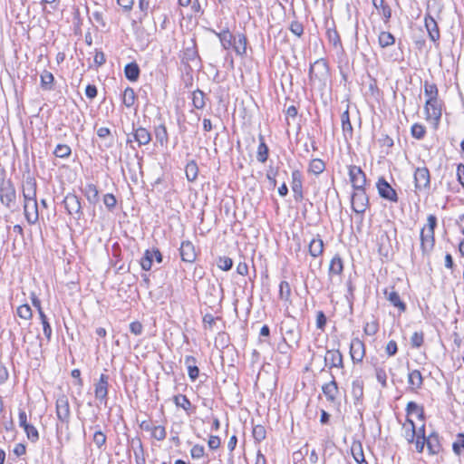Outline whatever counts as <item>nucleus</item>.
<instances>
[{
  "label": "nucleus",
  "mask_w": 464,
  "mask_h": 464,
  "mask_svg": "<svg viewBox=\"0 0 464 464\" xmlns=\"http://www.w3.org/2000/svg\"><path fill=\"white\" fill-rule=\"evenodd\" d=\"M329 75V66L324 59H318L311 64L309 69V80L311 83L314 84L317 82L324 85Z\"/></svg>",
  "instance_id": "obj_1"
},
{
  "label": "nucleus",
  "mask_w": 464,
  "mask_h": 464,
  "mask_svg": "<svg viewBox=\"0 0 464 464\" xmlns=\"http://www.w3.org/2000/svg\"><path fill=\"white\" fill-rule=\"evenodd\" d=\"M0 201L11 210H14L17 208L16 191L10 179H3L0 183Z\"/></svg>",
  "instance_id": "obj_2"
},
{
  "label": "nucleus",
  "mask_w": 464,
  "mask_h": 464,
  "mask_svg": "<svg viewBox=\"0 0 464 464\" xmlns=\"http://www.w3.org/2000/svg\"><path fill=\"white\" fill-rule=\"evenodd\" d=\"M55 411L58 420L68 429L71 420V408L67 395L62 393L57 397Z\"/></svg>",
  "instance_id": "obj_3"
},
{
  "label": "nucleus",
  "mask_w": 464,
  "mask_h": 464,
  "mask_svg": "<svg viewBox=\"0 0 464 464\" xmlns=\"http://www.w3.org/2000/svg\"><path fill=\"white\" fill-rule=\"evenodd\" d=\"M352 209L356 214L363 215L369 207V198L363 189H354L351 197Z\"/></svg>",
  "instance_id": "obj_4"
},
{
  "label": "nucleus",
  "mask_w": 464,
  "mask_h": 464,
  "mask_svg": "<svg viewBox=\"0 0 464 464\" xmlns=\"http://www.w3.org/2000/svg\"><path fill=\"white\" fill-rule=\"evenodd\" d=\"M376 188L382 198L394 203L398 202L399 198L396 190L387 182L383 177L379 178L376 183Z\"/></svg>",
  "instance_id": "obj_5"
},
{
  "label": "nucleus",
  "mask_w": 464,
  "mask_h": 464,
  "mask_svg": "<svg viewBox=\"0 0 464 464\" xmlns=\"http://www.w3.org/2000/svg\"><path fill=\"white\" fill-rule=\"evenodd\" d=\"M109 392V376L102 373L99 380L94 383L95 398L104 405L107 404Z\"/></svg>",
  "instance_id": "obj_6"
},
{
  "label": "nucleus",
  "mask_w": 464,
  "mask_h": 464,
  "mask_svg": "<svg viewBox=\"0 0 464 464\" xmlns=\"http://www.w3.org/2000/svg\"><path fill=\"white\" fill-rule=\"evenodd\" d=\"M349 178L353 189L365 188L366 175L360 167L355 165L349 166Z\"/></svg>",
  "instance_id": "obj_7"
},
{
  "label": "nucleus",
  "mask_w": 464,
  "mask_h": 464,
  "mask_svg": "<svg viewBox=\"0 0 464 464\" xmlns=\"http://www.w3.org/2000/svg\"><path fill=\"white\" fill-rule=\"evenodd\" d=\"M414 183L416 190H423L430 188V170L426 167L417 168L414 172Z\"/></svg>",
  "instance_id": "obj_8"
},
{
  "label": "nucleus",
  "mask_w": 464,
  "mask_h": 464,
  "mask_svg": "<svg viewBox=\"0 0 464 464\" xmlns=\"http://www.w3.org/2000/svg\"><path fill=\"white\" fill-rule=\"evenodd\" d=\"M427 447L429 455H438L442 452L441 437L437 431H431L424 440V447Z\"/></svg>",
  "instance_id": "obj_9"
},
{
  "label": "nucleus",
  "mask_w": 464,
  "mask_h": 464,
  "mask_svg": "<svg viewBox=\"0 0 464 464\" xmlns=\"http://www.w3.org/2000/svg\"><path fill=\"white\" fill-rule=\"evenodd\" d=\"M64 207L70 215H76L80 218L82 215L81 198L75 194L69 193L63 199Z\"/></svg>",
  "instance_id": "obj_10"
},
{
  "label": "nucleus",
  "mask_w": 464,
  "mask_h": 464,
  "mask_svg": "<svg viewBox=\"0 0 464 464\" xmlns=\"http://www.w3.org/2000/svg\"><path fill=\"white\" fill-rule=\"evenodd\" d=\"M132 133H133V140L138 143L139 146L147 145L151 141V134L150 132L144 127L139 126L135 127L132 124ZM132 142V140L128 138L127 143Z\"/></svg>",
  "instance_id": "obj_11"
},
{
  "label": "nucleus",
  "mask_w": 464,
  "mask_h": 464,
  "mask_svg": "<svg viewBox=\"0 0 464 464\" xmlns=\"http://www.w3.org/2000/svg\"><path fill=\"white\" fill-rule=\"evenodd\" d=\"M350 355L354 363H359L362 361L365 355V345L359 338H353L350 343Z\"/></svg>",
  "instance_id": "obj_12"
},
{
  "label": "nucleus",
  "mask_w": 464,
  "mask_h": 464,
  "mask_svg": "<svg viewBox=\"0 0 464 464\" xmlns=\"http://www.w3.org/2000/svg\"><path fill=\"white\" fill-rule=\"evenodd\" d=\"M325 366L332 368H343V354L339 350H327L324 355Z\"/></svg>",
  "instance_id": "obj_13"
},
{
  "label": "nucleus",
  "mask_w": 464,
  "mask_h": 464,
  "mask_svg": "<svg viewBox=\"0 0 464 464\" xmlns=\"http://www.w3.org/2000/svg\"><path fill=\"white\" fill-rule=\"evenodd\" d=\"M425 111L428 119L433 120L436 122L440 121L441 117V109L438 98L427 99Z\"/></svg>",
  "instance_id": "obj_14"
},
{
  "label": "nucleus",
  "mask_w": 464,
  "mask_h": 464,
  "mask_svg": "<svg viewBox=\"0 0 464 464\" xmlns=\"http://www.w3.org/2000/svg\"><path fill=\"white\" fill-rule=\"evenodd\" d=\"M24 213L29 224H35L39 219L37 200L24 201Z\"/></svg>",
  "instance_id": "obj_15"
},
{
  "label": "nucleus",
  "mask_w": 464,
  "mask_h": 464,
  "mask_svg": "<svg viewBox=\"0 0 464 464\" xmlns=\"http://www.w3.org/2000/svg\"><path fill=\"white\" fill-rule=\"evenodd\" d=\"M424 24L430 39L434 43L438 42L440 38L438 23L429 13L425 14Z\"/></svg>",
  "instance_id": "obj_16"
},
{
  "label": "nucleus",
  "mask_w": 464,
  "mask_h": 464,
  "mask_svg": "<svg viewBox=\"0 0 464 464\" xmlns=\"http://www.w3.org/2000/svg\"><path fill=\"white\" fill-rule=\"evenodd\" d=\"M179 254H180V257H181L182 261L187 262V263H193L197 257L195 246L188 240L183 241L181 243V246L179 248Z\"/></svg>",
  "instance_id": "obj_17"
},
{
  "label": "nucleus",
  "mask_w": 464,
  "mask_h": 464,
  "mask_svg": "<svg viewBox=\"0 0 464 464\" xmlns=\"http://www.w3.org/2000/svg\"><path fill=\"white\" fill-rule=\"evenodd\" d=\"M36 181L33 178H27L23 183L24 201L36 200Z\"/></svg>",
  "instance_id": "obj_18"
},
{
  "label": "nucleus",
  "mask_w": 464,
  "mask_h": 464,
  "mask_svg": "<svg viewBox=\"0 0 464 464\" xmlns=\"http://www.w3.org/2000/svg\"><path fill=\"white\" fill-rule=\"evenodd\" d=\"M386 299L394 306L399 309L400 312L406 311V304L401 300L400 295L395 291L394 287L386 288L383 291Z\"/></svg>",
  "instance_id": "obj_19"
},
{
  "label": "nucleus",
  "mask_w": 464,
  "mask_h": 464,
  "mask_svg": "<svg viewBox=\"0 0 464 464\" xmlns=\"http://www.w3.org/2000/svg\"><path fill=\"white\" fill-rule=\"evenodd\" d=\"M435 238L433 232H428L425 229L420 231V247L423 254L430 253L434 246Z\"/></svg>",
  "instance_id": "obj_20"
},
{
  "label": "nucleus",
  "mask_w": 464,
  "mask_h": 464,
  "mask_svg": "<svg viewBox=\"0 0 464 464\" xmlns=\"http://www.w3.org/2000/svg\"><path fill=\"white\" fill-rule=\"evenodd\" d=\"M322 390L328 401H335L339 390L334 376H332V380L329 382L323 385Z\"/></svg>",
  "instance_id": "obj_21"
},
{
  "label": "nucleus",
  "mask_w": 464,
  "mask_h": 464,
  "mask_svg": "<svg viewBox=\"0 0 464 464\" xmlns=\"http://www.w3.org/2000/svg\"><path fill=\"white\" fill-rule=\"evenodd\" d=\"M82 191L91 205L95 206L100 201L99 189L96 185L88 183Z\"/></svg>",
  "instance_id": "obj_22"
},
{
  "label": "nucleus",
  "mask_w": 464,
  "mask_h": 464,
  "mask_svg": "<svg viewBox=\"0 0 464 464\" xmlns=\"http://www.w3.org/2000/svg\"><path fill=\"white\" fill-rule=\"evenodd\" d=\"M403 437L410 444H414L416 447V426L412 420L407 418L406 422L403 424Z\"/></svg>",
  "instance_id": "obj_23"
},
{
  "label": "nucleus",
  "mask_w": 464,
  "mask_h": 464,
  "mask_svg": "<svg viewBox=\"0 0 464 464\" xmlns=\"http://www.w3.org/2000/svg\"><path fill=\"white\" fill-rule=\"evenodd\" d=\"M343 271V262L341 256L336 254L331 260L329 265V277L332 280L334 276H341Z\"/></svg>",
  "instance_id": "obj_24"
},
{
  "label": "nucleus",
  "mask_w": 464,
  "mask_h": 464,
  "mask_svg": "<svg viewBox=\"0 0 464 464\" xmlns=\"http://www.w3.org/2000/svg\"><path fill=\"white\" fill-rule=\"evenodd\" d=\"M213 33L218 37L221 45L224 49H229L233 45V42L236 40V36L233 35L228 28L222 30L221 32L218 33L216 31H213Z\"/></svg>",
  "instance_id": "obj_25"
},
{
  "label": "nucleus",
  "mask_w": 464,
  "mask_h": 464,
  "mask_svg": "<svg viewBox=\"0 0 464 464\" xmlns=\"http://www.w3.org/2000/svg\"><path fill=\"white\" fill-rule=\"evenodd\" d=\"M247 38L244 34H238L236 35V40L233 42V48L236 53L239 56L246 54Z\"/></svg>",
  "instance_id": "obj_26"
},
{
  "label": "nucleus",
  "mask_w": 464,
  "mask_h": 464,
  "mask_svg": "<svg viewBox=\"0 0 464 464\" xmlns=\"http://www.w3.org/2000/svg\"><path fill=\"white\" fill-rule=\"evenodd\" d=\"M140 70L137 63H127L124 67L125 77L130 82H136L140 77Z\"/></svg>",
  "instance_id": "obj_27"
},
{
  "label": "nucleus",
  "mask_w": 464,
  "mask_h": 464,
  "mask_svg": "<svg viewBox=\"0 0 464 464\" xmlns=\"http://www.w3.org/2000/svg\"><path fill=\"white\" fill-rule=\"evenodd\" d=\"M351 452L357 464H368L364 458L362 445L360 441L353 442L351 446Z\"/></svg>",
  "instance_id": "obj_28"
},
{
  "label": "nucleus",
  "mask_w": 464,
  "mask_h": 464,
  "mask_svg": "<svg viewBox=\"0 0 464 464\" xmlns=\"http://www.w3.org/2000/svg\"><path fill=\"white\" fill-rule=\"evenodd\" d=\"M408 382L411 390L420 389L423 384V378L419 370H413L408 374Z\"/></svg>",
  "instance_id": "obj_29"
},
{
  "label": "nucleus",
  "mask_w": 464,
  "mask_h": 464,
  "mask_svg": "<svg viewBox=\"0 0 464 464\" xmlns=\"http://www.w3.org/2000/svg\"><path fill=\"white\" fill-rule=\"evenodd\" d=\"M308 250L309 254L314 257L321 256L324 252L323 240L319 237L317 238L312 239L309 243Z\"/></svg>",
  "instance_id": "obj_30"
},
{
  "label": "nucleus",
  "mask_w": 464,
  "mask_h": 464,
  "mask_svg": "<svg viewBox=\"0 0 464 464\" xmlns=\"http://www.w3.org/2000/svg\"><path fill=\"white\" fill-rule=\"evenodd\" d=\"M185 363L188 366V373L189 378L192 381H196L199 374V369L195 365L196 358L191 355H188L185 357Z\"/></svg>",
  "instance_id": "obj_31"
},
{
  "label": "nucleus",
  "mask_w": 464,
  "mask_h": 464,
  "mask_svg": "<svg viewBox=\"0 0 464 464\" xmlns=\"http://www.w3.org/2000/svg\"><path fill=\"white\" fill-rule=\"evenodd\" d=\"M378 44L382 48H387L395 44L394 35L387 31H382L378 36Z\"/></svg>",
  "instance_id": "obj_32"
},
{
  "label": "nucleus",
  "mask_w": 464,
  "mask_h": 464,
  "mask_svg": "<svg viewBox=\"0 0 464 464\" xmlns=\"http://www.w3.org/2000/svg\"><path fill=\"white\" fill-rule=\"evenodd\" d=\"M155 138L157 141L161 145L164 146L169 141V135L167 131V128L164 124H160L159 126L155 127L154 130Z\"/></svg>",
  "instance_id": "obj_33"
},
{
  "label": "nucleus",
  "mask_w": 464,
  "mask_h": 464,
  "mask_svg": "<svg viewBox=\"0 0 464 464\" xmlns=\"http://www.w3.org/2000/svg\"><path fill=\"white\" fill-rule=\"evenodd\" d=\"M342 120V129L344 137L347 139L349 136L350 138L353 136V125L350 121L349 111L346 110L344 112H343L341 116Z\"/></svg>",
  "instance_id": "obj_34"
},
{
  "label": "nucleus",
  "mask_w": 464,
  "mask_h": 464,
  "mask_svg": "<svg viewBox=\"0 0 464 464\" xmlns=\"http://www.w3.org/2000/svg\"><path fill=\"white\" fill-rule=\"evenodd\" d=\"M416 451L418 453H422L424 450V440L427 436L425 431V425H421L419 429H416Z\"/></svg>",
  "instance_id": "obj_35"
},
{
  "label": "nucleus",
  "mask_w": 464,
  "mask_h": 464,
  "mask_svg": "<svg viewBox=\"0 0 464 464\" xmlns=\"http://www.w3.org/2000/svg\"><path fill=\"white\" fill-rule=\"evenodd\" d=\"M352 396L355 403L360 401L363 396V382L357 379L352 383Z\"/></svg>",
  "instance_id": "obj_36"
},
{
  "label": "nucleus",
  "mask_w": 464,
  "mask_h": 464,
  "mask_svg": "<svg viewBox=\"0 0 464 464\" xmlns=\"http://www.w3.org/2000/svg\"><path fill=\"white\" fill-rule=\"evenodd\" d=\"M54 77L52 72L44 70L41 73V87L45 91L53 90Z\"/></svg>",
  "instance_id": "obj_37"
},
{
  "label": "nucleus",
  "mask_w": 464,
  "mask_h": 464,
  "mask_svg": "<svg viewBox=\"0 0 464 464\" xmlns=\"http://www.w3.org/2000/svg\"><path fill=\"white\" fill-rule=\"evenodd\" d=\"M192 103L198 110H202L205 107V93L201 90L197 89L192 92Z\"/></svg>",
  "instance_id": "obj_38"
},
{
  "label": "nucleus",
  "mask_w": 464,
  "mask_h": 464,
  "mask_svg": "<svg viewBox=\"0 0 464 464\" xmlns=\"http://www.w3.org/2000/svg\"><path fill=\"white\" fill-rule=\"evenodd\" d=\"M260 144L257 149L256 159L259 162H266L268 158L269 150L267 145L265 143L264 137L262 135L259 136Z\"/></svg>",
  "instance_id": "obj_39"
},
{
  "label": "nucleus",
  "mask_w": 464,
  "mask_h": 464,
  "mask_svg": "<svg viewBox=\"0 0 464 464\" xmlns=\"http://www.w3.org/2000/svg\"><path fill=\"white\" fill-rule=\"evenodd\" d=\"M185 172L188 181L192 182L197 179L198 174V167L195 160H190L186 165Z\"/></svg>",
  "instance_id": "obj_40"
},
{
  "label": "nucleus",
  "mask_w": 464,
  "mask_h": 464,
  "mask_svg": "<svg viewBox=\"0 0 464 464\" xmlns=\"http://www.w3.org/2000/svg\"><path fill=\"white\" fill-rule=\"evenodd\" d=\"M325 169V164L321 159H314L311 160L308 168V171L319 175Z\"/></svg>",
  "instance_id": "obj_41"
},
{
  "label": "nucleus",
  "mask_w": 464,
  "mask_h": 464,
  "mask_svg": "<svg viewBox=\"0 0 464 464\" xmlns=\"http://www.w3.org/2000/svg\"><path fill=\"white\" fill-rule=\"evenodd\" d=\"M136 100V94L132 88L127 87L124 90L122 102L127 108L133 106Z\"/></svg>",
  "instance_id": "obj_42"
},
{
  "label": "nucleus",
  "mask_w": 464,
  "mask_h": 464,
  "mask_svg": "<svg viewBox=\"0 0 464 464\" xmlns=\"http://www.w3.org/2000/svg\"><path fill=\"white\" fill-rule=\"evenodd\" d=\"M39 317L43 324L44 334L46 337L47 341L49 342L52 337V327L44 311H40Z\"/></svg>",
  "instance_id": "obj_43"
},
{
  "label": "nucleus",
  "mask_w": 464,
  "mask_h": 464,
  "mask_svg": "<svg viewBox=\"0 0 464 464\" xmlns=\"http://www.w3.org/2000/svg\"><path fill=\"white\" fill-rule=\"evenodd\" d=\"M153 262V252H150V249H147L140 259L141 268L145 271H150L152 266Z\"/></svg>",
  "instance_id": "obj_44"
},
{
  "label": "nucleus",
  "mask_w": 464,
  "mask_h": 464,
  "mask_svg": "<svg viewBox=\"0 0 464 464\" xmlns=\"http://www.w3.org/2000/svg\"><path fill=\"white\" fill-rule=\"evenodd\" d=\"M291 188L292 190L303 189V175L298 169L292 172Z\"/></svg>",
  "instance_id": "obj_45"
},
{
  "label": "nucleus",
  "mask_w": 464,
  "mask_h": 464,
  "mask_svg": "<svg viewBox=\"0 0 464 464\" xmlns=\"http://www.w3.org/2000/svg\"><path fill=\"white\" fill-rule=\"evenodd\" d=\"M92 441L99 450H103L107 436L101 430H97L93 434Z\"/></svg>",
  "instance_id": "obj_46"
},
{
  "label": "nucleus",
  "mask_w": 464,
  "mask_h": 464,
  "mask_svg": "<svg viewBox=\"0 0 464 464\" xmlns=\"http://www.w3.org/2000/svg\"><path fill=\"white\" fill-rule=\"evenodd\" d=\"M72 153V150L70 148V146L66 145V144H58L55 149H54V151H53V154L57 157V158H61V159H66L68 158Z\"/></svg>",
  "instance_id": "obj_47"
},
{
  "label": "nucleus",
  "mask_w": 464,
  "mask_h": 464,
  "mask_svg": "<svg viewBox=\"0 0 464 464\" xmlns=\"http://www.w3.org/2000/svg\"><path fill=\"white\" fill-rule=\"evenodd\" d=\"M424 93L428 97V99H435L438 98V88L435 83H430L425 82L424 83Z\"/></svg>",
  "instance_id": "obj_48"
},
{
  "label": "nucleus",
  "mask_w": 464,
  "mask_h": 464,
  "mask_svg": "<svg viewBox=\"0 0 464 464\" xmlns=\"http://www.w3.org/2000/svg\"><path fill=\"white\" fill-rule=\"evenodd\" d=\"M253 438L256 442H261L266 439V431L263 425H256L253 428Z\"/></svg>",
  "instance_id": "obj_49"
},
{
  "label": "nucleus",
  "mask_w": 464,
  "mask_h": 464,
  "mask_svg": "<svg viewBox=\"0 0 464 464\" xmlns=\"http://www.w3.org/2000/svg\"><path fill=\"white\" fill-rule=\"evenodd\" d=\"M24 430L31 442H36L39 440V432L34 425L28 424Z\"/></svg>",
  "instance_id": "obj_50"
},
{
  "label": "nucleus",
  "mask_w": 464,
  "mask_h": 464,
  "mask_svg": "<svg viewBox=\"0 0 464 464\" xmlns=\"http://www.w3.org/2000/svg\"><path fill=\"white\" fill-rule=\"evenodd\" d=\"M174 402L178 407L183 408L185 411H188L191 407L190 401L186 395H176L174 396Z\"/></svg>",
  "instance_id": "obj_51"
},
{
  "label": "nucleus",
  "mask_w": 464,
  "mask_h": 464,
  "mask_svg": "<svg viewBox=\"0 0 464 464\" xmlns=\"http://www.w3.org/2000/svg\"><path fill=\"white\" fill-rule=\"evenodd\" d=\"M17 315L24 320H31L33 316V312L31 307L28 304H22L17 308Z\"/></svg>",
  "instance_id": "obj_52"
},
{
  "label": "nucleus",
  "mask_w": 464,
  "mask_h": 464,
  "mask_svg": "<svg viewBox=\"0 0 464 464\" xmlns=\"http://www.w3.org/2000/svg\"><path fill=\"white\" fill-rule=\"evenodd\" d=\"M217 265L221 270L228 271L233 266V260L228 256H219Z\"/></svg>",
  "instance_id": "obj_53"
},
{
  "label": "nucleus",
  "mask_w": 464,
  "mask_h": 464,
  "mask_svg": "<svg viewBox=\"0 0 464 464\" xmlns=\"http://www.w3.org/2000/svg\"><path fill=\"white\" fill-rule=\"evenodd\" d=\"M453 452L456 455H460L461 450H464V434L459 433L457 435V440L452 444Z\"/></svg>",
  "instance_id": "obj_54"
},
{
  "label": "nucleus",
  "mask_w": 464,
  "mask_h": 464,
  "mask_svg": "<svg viewBox=\"0 0 464 464\" xmlns=\"http://www.w3.org/2000/svg\"><path fill=\"white\" fill-rule=\"evenodd\" d=\"M424 342L423 332H415L411 337V345L413 348H420Z\"/></svg>",
  "instance_id": "obj_55"
},
{
  "label": "nucleus",
  "mask_w": 464,
  "mask_h": 464,
  "mask_svg": "<svg viewBox=\"0 0 464 464\" xmlns=\"http://www.w3.org/2000/svg\"><path fill=\"white\" fill-rule=\"evenodd\" d=\"M279 295L281 299L287 300L291 295L290 285L286 281H282L279 285Z\"/></svg>",
  "instance_id": "obj_56"
},
{
  "label": "nucleus",
  "mask_w": 464,
  "mask_h": 464,
  "mask_svg": "<svg viewBox=\"0 0 464 464\" xmlns=\"http://www.w3.org/2000/svg\"><path fill=\"white\" fill-rule=\"evenodd\" d=\"M150 432L151 436L159 441L165 440L167 436L166 430L163 426H154Z\"/></svg>",
  "instance_id": "obj_57"
},
{
  "label": "nucleus",
  "mask_w": 464,
  "mask_h": 464,
  "mask_svg": "<svg viewBox=\"0 0 464 464\" xmlns=\"http://www.w3.org/2000/svg\"><path fill=\"white\" fill-rule=\"evenodd\" d=\"M326 34H327V38H328L329 42L332 43L334 46L341 44V39H340L339 34L335 28L327 29Z\"/></svg>",
  "instance_id": "obj_58"
},
{
  "label": "nucleus",
  "mask_w": 464,
  "mask_h": 464,
  "mask_svg": "<svg viewBox=\"0 0 464 464\" xmlns=\"http://www.w3.org/2000/svg\"><path fill=\"white\" fill-rule=\"evenodd\" d=\"M426 130L425 128L418 123H415L411 127V135L418 139L421 140L425 136Z\"/></svg>",
  "instance_id": "obj_59"
},
{
  "label": "nucleus",
  "mask_w": 464,
  "mask_h": 464,
  "mask_svg": "<svg viewBox=\"0 0 464 464\" xmlns=\"http://www.w3.org/2000/svg\"><path fill=\"white\" fill-rule=\"evenodd\" d=\"M379 330V324L376 321L366 323L363 331L365 334L372 336L374 335Z\"/></svg>",
  "instance_id": "obj_60"
},
{
  "label": "nucleus",
  "mask_w": 464,
  "mask_h": 464,
  "mask_svg": "<svg viewBox=\"0 0 464 464\" xmlns=\"http://www.w3.org/2000/svg\"><path fill=\"white\" fill-rule=\"evenodd\" d=\"M103 203L109 210H112L117 204V199L113 194L107 193L103 196Z\"/></svg>",
  "instance_id": "obj_61"
},
{
  "label": "nucleus",
  "mask_w": 464,
  "mask_h": 464,
  "mask_svg": "<svg viewBox=\"0 0 464 464\" xmlns=\"http://www.w3.org/2000/svg\"><path fill=\"white\" fill-rule=\"evenodd\" d=\"M289 30L298 37H300L304 34V26L298 21H293L290 24Z\"/></svg>",
  "instance_id": "obj_62"
},
{
  "label": "nucleus",
  "mask_w": 464,
  "mask_h": 464,
  "mask_svg": "<svg viewBox=\"0 0 464 464\" xmlns=\"http://www.w3.org/2000/svg\"><path fill=\"white\" fill-rule=\"evenodd\" d=\"M205 449L202 445L196 444L190 450V454L193 459H200L204 456Z\"/></svg>",
  "instance_id": "obj_63"
},
{
  "label": "nucleus",
  "mask_w": 464,
  "mask_h": 464,
  "mask_svg": "<svg viewBox=\"0 0 464 464\" xmlns=\"http://www.w3.org/2000/svg\"><path fill=\"white\" fill-rule=\"evenodd\" d=\"M327 318L323 311H318L316 314V327L322 331L324 330Z\"/></svg>",
  "instance_id": "obj_64"
}]
</instances>
